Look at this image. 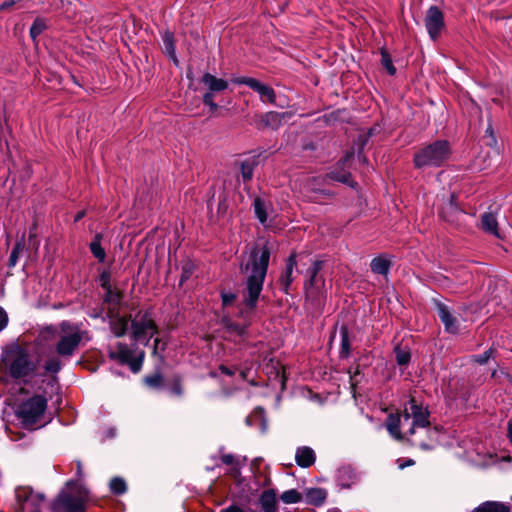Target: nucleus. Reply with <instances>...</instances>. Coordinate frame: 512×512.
I'll use <instances>...</instances> for the list:
<instances>
[{
    "label": "nucleus",
    "mask_w": 512,
    "mask_h": 512,
    "mask_svg": "<svg viewBox=\"0 0 512 512\" xmlns=\"http://www.w3.org/2000/svg\"><path fill=\"white\" fill-rule=\"evenodd\" d=\"M270 256L271 248L268 242H266L262 247L255 246L250 252L249 261L240 266L242 273L249 270L251 271V274L246 279L245 288L242 292L245 309L240 311L239 315L241 317H246L247 314L257 308L267 275Z\"/></svg>",
    "instance_id": "f257e3e1"
},
{
    "label": "nucleus",
    "mask_w": 512,
    "mask_h": 512,
    "mask_svg": "<svg viewBox=\"0 0 512 512\" xmlns=\"http://www.w3.org/2000/svg\"><path fill=\"white\" fill-rule=\"evenodd\" d=\"M309 278L304 283V290L316 288V287H324L325 280L322 277H318V275L308 274Z\"/></svg>",
    "instance_id": "de8ad7c7"
},
{
    "label": "nucleus",
    "mask_w": 512,
    "mask_h": 512,
    "mask_svg": "<svg viewBox=\"0 0 512 512\" xmlns=\"http://www.w3.org/2000/svg\"><path fill=\"white\" fill-rule=\"evenodd\" d=\"M109 488L112 494L116 496L123 495L127 492V483L122 477H113L110 480Z\"/></svg>",
    "instance_id": "58836bf2"
},
{
    "label": "nucleus",
    "mask_w": 512,
    "mask_h": 512,
    "mask_svg": "<svg viewBox=\"0 0 512 512\" xmlns=\"http://www.w3.org/2000/svg\"><path fill=\"white\" fill-rule=\"evenodd\" d=\"M409 410L412 415V422L409 429L406 431L407 436H414L416 429H426V434L429 440H432V430L430 423V411L427 406L419 402L415 397H409ZM434 434L439 431L438 426L433 428Z\"/></svg>",
    "instance_id": "39448f33"
},
{
    "label": "nucleus",
    "mask_w": 512,
    "mask_h": 512,
    "mask_svg": "<svg viewBox=\"0 0 512 512\" xmlns=\"http://www.w3.org/2000/svg\"><path fill=\"white\" fill-rule=\"evenodd\" d=\"M327 491L324 488L312 487L305 489V502L316 507L322 506L327 499Z\"/></svg>",
    "instance_id": "4be33fe9"
},
{
    "label": "nucleus",
    "mask_w": 512,
    "mask_h": 512,
    "mask_svg": "<svg viewBox=\"0 0 512 512\" xmlns=\"http://www.w3.org/2000/svg\"><path fill=\"white\" fill-rule=\"evenodd\" d=\"M129 322L131 315L118 316L110 322V329L116 337H123L127 333Z\"/></svg>",
    "instance_id": "393cba45"
},
{
    "label": "nucleus",
    "mask_w": 512,
    "mask_h": 512,
    "mask_svg": "<svg viewBox=\"0 0 512 512\" xmlns=\"http://www.w3.org/2000/svg\"><path fill=\"white\" fill-rule=\"evenodd\" d=\"M478 227L486 234L493 235L499 239L502 238L499 230L497 217L493 212H484L480 216V224L478 225Z\"/></svg>",
    "instance_id": "a211bd4d"
},
{
    "label": "nucleus",
    "mask_w": 512,
    "mask_h": 512,
    "mask_svg": "<svg viewBox=\"0 0 512 512\" xmlns=\"http://www.w3.org/2000/svg\"><path fill=\"white\" fill-rule=\"evenodd\" d=\"M48 25L46 20L41 17H36L29 29L30 38L33 40L35 44H37V38L41 35L46 29Z\"/></svg>",
    "instance_id": "72a5a7b5"
},
{
    "label": "nucleus",
    "mask_w": 512,
    "mask_h": 512,
    "mask_svg": "<svg viewBox=\"0 0 512 512\" xmlns=\"http://www.w3.org/2000/svg\"><path fill=\"white\" fill-rule=\"evenodd\" d=\"M163 52L173 61L175 65L179 64V60L176 55V44L174 33L165 30L162 34Z\"/></svg>",
    "instance_id": "5701e85b"
},
{
    "label": "nucleus",
    "mask_w": 512,
    "mask_h": 512,
    "mask_svg": "<svg viewBox=\"0 0 512 512\" xmlns=\"http://www.w3.org/2000/svg\"><path fill=\"white\" fill-rule=\"evenodd\" d=\"M171 395L182 397L184 395L183 378L180 374H174L166 383Z\"/></svg>",
    "instance_id": "c756f323"
},
{
    "label": "nucleus",
    "mask_w": 512,
    "mask_h": 512,
    "mask_svg": "<svg viewBox=\"0 0 512 512\" xmlns=\"http://www.w3.org/2000/svg\"><path fill=\"white\" fill-rule=\"evenodd\" d=\"M276 377H280V382H281V387L282 389H285V386H286V375L284 372H280L279 370L276 371Z\"/></svg>",
    "instance_id": "69168bd1"
},
{
    "label": "nucleus",
    "mask_w": 512,
    "mask_h": 512,
    "mask_svg": "<svg viewBox=\"0 0 512 512\" xmlns=\"http://www.w3.org/2000/svg\"><path fill=\"white\" fill-rule=\"evenodd\" d=\"M144 358H145V352L144 351H140L138 356L132 355L127 360V362H125L123 365L129 366L130 370L133 373H138L142 369Z\"/></svg>",
    "instance_id": "79ce46f5"
},
{
    "label": "nucleus",
    "mask_w": 512,
    "mask_h": 512,
    "mask_svg": "<svg viewBox=\"0 0 512 512\" xmlns=\"http://www.w3.org/2000/svg\"><path fill=\"white\" fill-rule=\"evenodd\" d=\"M221 461L225 465H233L235 463V458L232 454H224L221 456Z\"/></svg>",
    "instance_id": "0e129e2a"
},
{
    "label": "nucleus",
    "mask_w": 512,
    "mask_h": 512,
    "mask_svg": "<svg viewBox=\"0 0 512 512\" xmlns=\"http://www.w3.org/2000/svg\"><path fill=\"white\" fill-rule=\"evenodd\" d=\"M296 253L292 252L286 259L285 269L279 277L280 290L285 294H290L292 283L294 281L293 271L297 266Z\"/></svg>",
    "instance_id": "4468645a"
},
{
    "label": "nucleus",
    "mask_w": 512,
    "mask_h": 512,
    "mask_svg": "<svg viewBox=\"0 0 512 512\" xmlns=\"http://www.w3.org/2000/svg\"><path fill=\"white\" fill-rule=\"evenodd\" d=\"M200 81L207 87V91L202 96V102L209 107L211 115H216L220 106L215 102V97L218 93L228 89V81L217 78L209 72L204 73Z\"/></svg>",
    "instance_id": "423d86ee"
},
{
    "label": "nucleus",
    "mask_w": 512,
    "mask_h": 512,
    "mask_svg": "<svg viewBox=\"0 0 512 512\" xmlns=\"http://www.w3.org/2000/svg\"><path fill=\"white\" fill-rule=\"evenodd\" d=\"M44 500H45L44 494H42V493L34 494V492L32 491V497L30 499V504L33 507H40V505L43 503Z\"/></svg>",
    "instance_id": "4d7b16f0"
},
{
    "label": "nucleus",
    "mask_w": 512,
    "mask_h": 512,
    "mask_svg": "<svg viewBox=\"0 0 512 512\" xmlns=\"http://www.w3.org/2000/svg\"><path fill=\"white\" fill-rule=\"evenodd\" d=\"M369 138L370 137L367 135H359L358 136V138H357V145L359 146L358 150H361V151L364 150Z\"/></svg>",
    "instance_id": "680f3d73"
},
{
    "label": "nucleus",
    "mask_w": 512,
    "mask_h": 512,
    "mask_svg": "<svg viewBox=\"0 0 512 512\" xmlns=\"http://www.w3.org/2000/svg\"><path fill=\"white\" fill-rule=\"evenodd\" d=\"M19 1L16 0H6L2 3H0V12L8 11L12 9Z\"/></svg>",
    "instance_id": "052dcab7"
},
{
    "label": "nucleus",
    "mask_w": 512,
    "mask_h": 512,
    "mask_svg": "<svg viewBox=\"0 0 512 512\" xmlns=\"http://www.w3.org/2000/svg\"><path fill=\"white\" fill-rule=\"evenodd\" d=\"M47 408V399L42 395H34L22 402L16 409V416L26 429H32L43 416Z\"/></svg>",
    "instance_id": "20e7f679"
},
{
    "label": "nucleus",
    "mask_w": 512,
    "mask_h": 512,
    "mask_svg": "<svg viewBox=\"0 0 512 512\" xmlns=\"http://www.w3.org/2000/svg\"><path fill=\"white\" fill-rule=\"evenodd\" d=\"M424 23L431 40H437L445 28L444 14L438 6L432 5L428 8Z\"/></svg>",
    "instance_id": "1a4fd4ad"
},
{
    "label": "nucleus",
    "mask_w": 512,
    "mask_h": 512,
    "mask_svg": "<svg viewBox=\"0 0 512 512\" xmlns=\"http://www.w3.org/2000/svg\"><path fill=\"white\" fill-rule=\"evenodd\" d=\"M265 153V150L259 151L257 154H254L243 161L237 163L240 170V175L244 183H249L252 181L254 176L255 168L260 164V158Z\"/></svg>",
    "instance_id": "2eb2a0df"
},
{
    "label": "nucleus",
    "mask_w": 512,
    "mask_h": 512,
    "mask_svg": "<svg viewBox=\"0 0 512 512\" xmlns=\"http://www.w3.org/2000/svg\"><path fill=\"white\" fill-rule=\"evenodd\" d=\"M507 436L512 444V419H510L507 424Z\"/></svg>",
    "instance_id": "774afa93"
},
{
    "label": "nucleus",
    "mask_w": 512,
    "mask_h": 512,
    "mask_svg": "<svg viewBox=\"0 0 512 512\" xmlns=\"http://www.w3.org/2000/svg\"><path fill=\"white\" fill-rule=\"evenodd\" d=\"M380 54H381V65L383 66V68H385V70L387 71V73L390 76H394L397 72V69L393 64L392 57H391L390 53L385 48H381Z\"/></svg>",
    "instance_id": "a19ab883"
},
{
    "label": "nucleus",
    "mask_w": 512,
    "mask_h": 512,
    "mask_svg": "<svg viewBox=\"0 0 512 512\" xmlns=\"http://www.w3.org/2000/svg\"><path fill=\"white\" fill-rule=\"evenodd\" d=\"M302 498V493L296 489L286 490L280 495V500L285 504L299 503Z\"/></svg>",
    "instance_id": "37998d69"
},
{
    "label": "nucleus",
    "mask_w": 512,
    "mask_h": 512,
    "mask_svg": "<svg viewBox=\"0 0 512 512\" xmlns=\"http://www.w3.org/2000/svg\"><path fill=\"white\" fill-rule=\"evenodd\" d=\"M253 418H259V427L262 433H264L267 429V419L265 416V409L261 406H257L250 415H248L245 419V422L248 426H253L254 421Z\"/></svg>",
    "instance_id": "cd10ccee"
},
{
    "label": "nucleus",
    "mask_w": 512,
    "mask_h": 512,
    "mask_svg": "<svg viewBox=\"0 0 512 512\" xmlns=\"http://www.w3.org/2000/svg\"><path fill=\"white\" fill-rule=\"evenodd\" d=\"M102 239L103 235L101 233H96L89 244L90 252L101 263H103L106 258V252L101 245Z\"/></svg>",
    "instance_id": "bb28decb"
},
{
    "label": "nucleus",
    "mask_w": 512,
    "mask_h": 512,
    "mask_svg": "<svg viewBox=\"0 0 512 512\" xmlns=\"http://www.w3.org/2000/svg\"><path fill=\"white\" fill-rule=\"evenodd\" d=\"M193 271H194V265L191 262H186L182 266V272H181L180 281H179L180 286L183 285L191 277V275L193 274Z\"/></svg>",
    "instance_id": "8fccbe9b"
},
{
    "label": "nucleus",
    "mask_w": 512,
    "mask_h": 512,
    "mask_svg": "<svg viewBox=\"0 0 512 512\" xmlns=\"http://www.w3.org/2000/svg\"><path fill=\"white\" fill-rule=\"evenodd\" d=\"M259 502L264 512H277L276 491L274 489L264 490Z\"/></svg>",
    "instance_id": "b1692460"
},
{
    "label": "nucleus",
    "mask_w": 512,
    "mask_h": 512,
    "mask_svg": "<svg viewBox=\"0 0 512 512\" xmlns=\"http://www.w3.org/2000/svg\"><path fill=\"white\" fill-rule=\"evenodd\" d=\"M219 370L221 371V373H223L224 375L226 376H229V377H232L235 375V372L237 371V367H234V368H231V367H228L224 364H220L219 365Z\"/></svg>",
    "instance_id": "bf43d9fd"
},
{
    "label": "nucleus",
    "mask_w": 512,
    "mask_h": 512,
    "mask_svg": "<svg viewBox=\"0 0 512 512\" xmlns=\"http://www.w3.org/2000/svg\"><path fill=\"white\" fill-rule=\"evenodd\" d=\"M462 213L463 210L460 208V206H455L454 204H443L438 209L439 217L452 225L459 224V217Z\"/></svg>",
    "instance_id": "6ab92c4d"
},
{
    "label": "nucleus",
    "mask_w": 512,
    "mask_h": 512,
    "mask_svg": "<svg viewBox=\"0 0 512 512\" xmlns=\"http://www.w3.org/2000/svg\"><path fill=\"white\" fill-rule=\"evenodd\" d=\"M111 273L109 270H103L99 275L100 286L104 290H109L111 286Z\"/></svg>",
    "instance_id": "603ef678"
},
{
    "label": "nucleus",
    "mask_w": 512,
    "mask_h": 512,
    "mask_svg": "<svg viewBox=\"0 0 512 512\" xmlns=\"http://www.w3.org/2000/svg\"><path fill=\"white\" fill-rule=\"evenodd\" d=\"M32 497V489L30 487H18L15 490V498L22 510L24 505L30 502Z\"/></svg>",
    "instance_id": "ea45409f"
},
{
    "label": "nucleus",
    "mask_w": 512,
    "mask_h": 512,
    "mask_svg": "<svg viewBox=\"0 0 512 512\" xmlns=\"http://www.w3.org/2000/svg\"><path fill=\"white\" fill-rule=\"evenodd\" d=\"M222 324H223V327L225 329H227L229 332H233L241 337L247 334L248 327L250 325V324L240 325L239 323L233 322L229 318H226V317H224L222 319Z\"/></svg>",
    "instance_id": "c9c22d12"
},
{
    "label": "nucleus",
    "mask_w": 512,
    "mask_h": 512,
    "mask_svg": "<svg viewBox=\"0 0 512 512\" xmlns=\"http://www.w3.org/2000/svg\"><path fill=\"white\" fill-rule=\"evenodd\" d=\"M133 355V352L129 347L124 343H117V351L110 352L109 358L112 360H117L121 365H123L127 360Z\"/></svg>",
    "instance_id": "c85d7f7f"
},
{
    "label": "nucleus",
    "mask_w": 512,
    "mask_h": 512,
    "mask_svg": "<svg viewBox=\"0 0 512 512\" xmlns=\"http://www.w3.org/2000/svg\"><path fill=\"white\" fill-rule=\"evenodd\" d=\"M394 354L396 363L399 366H407L411 361V352L407 347L403 348L400 345H397L394 348Z\"/></svg>",
    "instance_id": "4c0bfd02"
},
{
    "label": "nucleus",
    "mask_w": 512,
    "mask_h": 512,
    "mask_svg": "<svg viewBox=\"0 0 512 512\" xmlns=\"http://www.w3.org/2000/svg\"><path fill=\"white\" fill-rule=\"evenodd\" d=\"M360 374H361V370H360L359 365L356 367L355 371L352 374L350 373L351 388L353 390H355L356 385H357V381H354V379L356 378V376H358Z\"/></svg>",
    "instance_id": "e2e57ef3"
},
{
    "label": "nucleus",
    "mask_w": 512,
    "mask_h": 512,
    "mask_svg": "<svg viewBox=\"0 0 512 512\" xmlns=\"http://www.w3.org/2000/svg\"><path fill=\"white\" fill-rule=\"evenodd\" d=\"M353 156H354L353 150L346 152V154L339 159V161L337 162V165L339 167H341V168L343 167L345 169L346 164L353 158Z\"/></svg>",
    "instance_id": "13d9d810"
},
{
    "label": "nucleus",
    "mask_w": 512,
    "mask_h": 512,
    "mask_svg": "<svg viewBox=\"0 0 512 512\" xmlns=\"http://www.w3.org/2000/svg\"><path fill=\"white\" fill-rule=\"evenodd\" d=\"M81 341L82 335L79 331L61 336L60 340L55 346V351L61 357H71L78 349Z\"/></svg>",
    "instance_id": "9b49d317"
},
{
    "label": "nucleus",
    "mask_w": 512,
    "mask_h": 512,
    "mask_svg": "<svg viewBox=\"0 0 512 512\" xmlns=\"http://www.w3.org/2000/svg\"><path fill=\"white\" fill-rule=\"evenodd\" d=\"M495 353L496 350L493 347H491L482 354L473 355V361L478 363L479 365H484L489 361V359L495 357Z\"/></svg>",
    "instance_id": "49530a36"
},
{
    "label": "nucleus",
    "mask_w": 512,
    "mask_h": 512,
    "mask_svg": "<svg viewBox=\"0 0 512 512\" xmlns=\"http://www.w3.org/2000/svg\"><path fill=\"white\" fill-rule=\"evenodd\" d=\"M304 291L306 303H308L315 312L322 313L326 304V291L324 287H316Z\"/></svg>",
    "instance_id": "f3484780"
},
{
    "label": "nucleus",
    "mask_w": 512,
    "mask_h": 512,
    "mask_svg": "<svg viewBox=\"0 0 512 512\" xmlns=\"http://www.w3.org/2000/svg\"><path fill=\"white\" fill-rule=\"evenodd\" d=\"M233 82L238 85H246L253 91L257 92L262 102H269L273 104L276 101V93L274 89L255 78L242 76L233 79Z\"/></svg>",
    "instance_id": "9d476101"
},
{
    "label": "nucleus",
    "mask_w": 512,
    "mask_h": 512,
    "mask_svg": "<svg viewBox=\"0 0 512 512\" xmlns=\"http://www.w3.org/2000/svg\"><path fill=\"white\" fill-rule=\"evenodd\" d=\"M220 296L223 307L231 306L237 298V295L235 293L226 292L225 290H222L220 292Z\"/></svg>",
    "instance_id": "864d4df0"
},
{
    "label": "nucleus",
    "mask_w": 512,
    "mask_h": 512,
    "mask_svg": "<svg viewBox=\"0 0 512 512\" xmlns=\"http://www.w3.org/2000/svg\"><path fill=\"white\" fill-rule=\"evenodd\" d=\"M36 369L35 364L30 359L28 352L17 347L15 350V357L9 365V375L13 379H21L32 374Z\"/></svg>",
    "instance_id": "0eeeda50"
},
{
    "label": "nucleus",
    "mask_w": 512,
    "mask_h": 512,
    "mask_svg": "<svg viewBox=\"0 0 512 512\" xmlns=\"http://www.w3.org/2000/svg\"><path fill=\"white\" fill-rule=\"evenodd\" d=\"M52 512H85V502L81 497L61 492L51 504Z\"/></svg>",
    "instance_id": "6e6552de"
},
{
    "label": "nucleus",
    "mask_w": 512,
    "mask_h": 512,
    "mask_svg": "<svg viewBox=\"0 0 512 512\" xmlns=\"http://www.w3.org/2000/svg\"><path fill=\"white\" fill-rule=\"evenodd\" d=\"M353 472L350 468L344 467L339 470V477L338 480L340 482V485L345 488H349L350 484L348 482H345L344 480H349L352 478Z\"/></svg>",
    "instance_id": "3c124183"
},
{
    "label": "nucleus",
    "mask_w": 512,
    "mask_h": 512,
    "mask_svg": "<svg viewBox=\"0 0 512 512\" xmlns=\"http://www.w3.org/2000/svg\"><path fill=\"white\" fill-rule=\"evenodd\" d=\"M144 384L152 389L159 390L164 387L165 381L160 371H156L152 374L145 375L143 378Z\"/></svg>",
    "instance_id": "473e14b6"
},
{
    "label": "nucleus",
    "mask_w": 512,
    "mask_h": 512,
    "mask_svg": "<svg viewBox=\"0 0 512 512\" xmlns=\"http://www.w3.org/2000/svg\"><path fill=\"white\" fill-rule=\"evenodd\" d=\"M412 419V415L409 410V399L403 404V410H396L393 413L388 414L385 420V427L389 435L402 443H406L412 447H419L423 451L433 450V445L426 440H417L412 436H407L406 432L402 433L400 426L402 423L408 422Z\"/></svg>",
    "instance_id": "7ed1b4c3"
},
{
    "label": "nucleus",
    "mask_w": 512,
    "mask_h": 512,
    "mask_svg": "<svg viewBox=\"0 0 512 512\" xmlns=\"http://www.w3.org/2000/svg\"><path fill=\"white\" fill-rule=\"evenodd\" d=\"M482 140L486 146H488L496 151H499L497 137H496V134L493 129L491 121H489V123L487 125L485 133L482 137Z\"/></svg>",
    "instance_id": "e433bc0d"
},
{
    "label": "nucleus",
    "mask_w": 512,
    "mask_h": 512,
    "mask_svg": "<svg viewBox=\"0 0 512 512\" xmlns=\"http://www.w3.org/2000/svg\"><path fill=\"white\" fill-rule=\"evenodd\" d=\"M474 512H511V510L503 503L487 501L475 508Z\"/></svg>",
    "instance_id": "2f4dec72"
},
{
    "label": "nucleus",
    "mask_w": 512,
    "mask_h": 512,
    "mask_svg": "<svg viewBox=\"0 0 512 512\" xmlns=\"http://www.w3.org/2000/svg\"><path fill=\"white\" fill-rule=\"evenodd\" d=\"M151 315V309H148L142 314L140 320L131 319L132 338L135 341L141 340L146 335L149 327H154V320Z\"/></svg>",
    "instance_id": "dca6fc26"
},
{
    "label": "nucleus",
    "mask_w": 512,
    "mask_h": 512,
    "mask_svg": "<svg viewBox=\"0 0 512 512\" xmlns=\"http://www.w3.org/2000/svg\"><path fill=\"white\" fill-rule=\"evenodd\" d=\"M291 116L292 114L289 112L269 111L263 113L257 121V128L277 130L284 122L290 119Z\"/></svg>",
    "instance_id": "f8f14e48"
},
{
    "label": "nucleus",
    "mask_w": 512,
    "mask_h": 512,
    "mask_svg": "<svg viewBox=\"0 0 512 512\" xmlns=\"http://www.w3.org/2000/svg\"><path fill=\"white\" fill-rule=\"evenodd\" d=\"M252 206L256 218L259 220L261 224H265L268 219L265 201L260 197H256L253 201Z\"/></svg>",
    "instance_id": "f704fd0d"
},
{
    "label": "nucleus",
    "mask_w": 512,
    "mask_h": 512,
    "mask_svg": "<svg viewBox=\"0 0 512 512\" xmlns=\"http://www.w3.org/2000/svg\"><path fill=\"white\" fill-rule=\"evenodd\" d=\"M435 308L438 317L444 325L445 331L455 334L459 330V325L456 317L452 314L450 308L441 301L434 300Z\"/></svg>",
    "instance_id": "ddd939ff"
},
{
    "label": "nucleus",
    "mask_w": 512,
    "mask_h": 512,
    "mask_svg": "<svg viewBox=\"0 0 512 512\" xmlns=\"http://www.w3.org/2000/svg\"><path fill=\"white\" fill-rule=\"evenodd\" d=\"M105 296H104V303L107 304H113L115 306L120 305L122 299H123V292L119 289H112V287L109 290H105Z\"/></svg>",
    "instance_id": "c03bdc74"
},
{
    "label": "nucleus",
    "mask_w": 512,
    "mask_h": 512,
    "mask_svg": "<svg viewBox=\"0 0 512 512\" xmlns=\"http://www.w3.org/2000/svg\"><path fill=\"white\" fill-rule=\"evenodd\" d=\"M296 464L301 468H309L316 461V454L309 446L298 447L295 453Z\"/></svg>",
    "instance_id": "aec40b11"
},
{
    "label": "nucleus",
    "mask_w": 512,
    "mask_h": 512,
    "mask_svg": "<svg viewBox=\"0 0 512 512\" xmlns=\"http://www.w3.org/2000/svg\"><path fill=\"white\" fill-rule=\"evenodd\" d=\"M452 157L451 143L446 139H437L419 148L413 155L416 169L440 168Z\"/></svg>",
    "instance_id": "f03ea898"
},
{
    "label": "nucleus",
    "mask_w": 512,
    "mask_h": 512,
    "mask_svg": "<svg viewBox=\"0 0 512 512\" xmlns=\"http://www.w3.org/2000/svg\"><path fill=\"white\" fill-rule=\"evenodd\" d=\"M391 266L392 262L382 255L374 257L370 262L371 271L383 276L389 273Z\"/></svg>",
    "instance_id": "a878e982"
},
{
    "label": "nucleus",
    "mask_w": 512,
    "mask_h": 512,
    "mask_svg": "<svg viewBox=\"0 0 512 512\" xmlns=\"http://www.w3.org/2000/svg\"><path fill=\"white\" fill-rule=\"evenodd\" d=\"M44 369L47 373L56 374L61 370V362L56 357L50 358L45 362Z\"/></svg>",
    "instance_id": "09e8293b"
},
{
    "label": "nucleus",
    "mask_w": 512,
    "mask_h": 512,
    "mask_svg": "<svg viewBox=\"0 0 512 512\" xmlns=\"http://www.w3.org/2000/svg\"><path fill=\"white\" fill-rule=\"evenodd\" d=\"M9 323V316L6 310L0 306V332H2Z\"/></svg>",
    "instance_id": "6e6d98bb"
},
{
    "label": "nucleus",
    "mask_w": 512,
    "mask_h": 512,
    "mask_svg": "<svg viewBox=\"0 0 512 512\" xmlns=\"http://www.w3.org/2000/svg\"><path fill=\"white\" fill-rule=\"evenodd\" d=\"M24 247L25 243L23 240H19L14 244L8 260L9 268H13L16 266L19 256L21 252L24 250Z\"/></svg>",
    "instance_id": "a18cd8bd"
},
{
    "label": "nucleus",
    "mask_w": 512,
    "mask_h": 512,
    "mask_svg": "<svg viewBox=\"0 0 512 512\" xmlns=\"http://www.w3.org/2000/svg\"><path fill=\"white\" fill-rule=\"evenodd\" d=\"M340 335H341V347H340V351H339V356L341 359H346L349 357L350 352H351L349 329L346 325H342L340 327Z\"/></svg>",
    "instance_id": "7c9ffc66"
},
{
    "label": "nucleus",
    "mask_w": 512,
    "mask_h": 512,
    "mask_svg": "<svg viewBox=\"0 0 512 512\" xmlns=\"http://www.w3.org/2000/svg\"><path fill=\"white\" fill-rule=\"evenodd\" d=\"M221 512H244V510L238 506L232 505L226 509H223Z\"/></svg>",
    "instance_id": "338daca9"
},
{
    "label": "nucleus",
    "mask_w": 512,
    "mask_h": 512,
    "mask_svg": "<svg viewBox=\"0 0 512 512\" xmlns=\"http://www.w3.org/2000/svg\"><path fill=\"white\" fill-rule=\"evenodd\" d=\"M326 178L332 181H337L343 184H346L352 188L357 186V182L352 180V175L349 171L344 169L343 167L336 166L326 174Z\"/></svg>",
    "instance_id": "412c9836"
},
{
    "label": "nucleus",
    "mask_w": 512,
    "mask_h": 512,
    "mask_svg": "<svg viewBox=\"0 0 512 512\" xmlns=\"http://www.w3.org/2000/svg\"><path fill=\"white\" fill-rule=\"evenodd\" d=\"M323 265H324V262L322 260H315V261H313L312 265L308 268L307 273L318 275V273L323 268Z\"/></svg>",
    "instance_id": "5fc2aeb1"
}]
</instances>
